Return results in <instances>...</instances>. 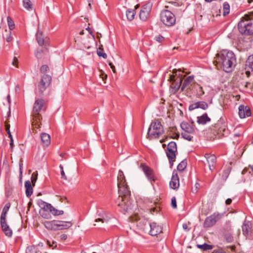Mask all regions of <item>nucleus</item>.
<instances>
[{
	"mask_svg": "<svg viewBox=\"0 0 253 253\" xmlns=\"http://www.w3.org/2000/svg\"><path fill=\"white\" fill-rule=\"evenodd\" d=\"M215 61L226 72H231L235 66L236 59L232 51H222L216 54Z\"/></svg>",
	"mask_w": 253,
	"mask_h": 253,
	"instance_id": "nucleus-1",
	"label": "nucleus"
},
{
	"mask_svg": "<svg viewBox=\"0 0 253 253\" xmlns=\"http://www.w3.org/2000/svg\"><path fill=\"white\" fill-rule=\"evenodd\" d=\"M119 198H118V206L120 207L125 212H129L133 210L130 200V192L128 189L126 183L124 184L118 185Z\"/></svg>",
	"mask_w": 253,
	"mask_h": 253,
	"instance_id": "nucleus-2",
	"label": "nucleus"
},
{
	"mask_svg": "<svg viewBox=\"0 0 253 253\" xmlns=\"http://www.w3.org/2000/svg\"><path fill=\"white\" fill-rule=\"evenodd\" d=\"M238 28L241 34H253V15H245L239 22Z\"/></svg>",
	"mask_w": 253,
	"mask_h": 253,
	"instance_id": "nucleus-3",
	"label": "nucleus"
},
{
	"mask_svg": "<svg viewBox=\"0 0 253 253\" xmlns=\"http://www.w3.org/2000/svg\"><path fill=\"white\" fill-rule=\"evenodd\" d=\"M164 133V129L161 122L158 120L152 121L147 132V137L149 140L156 139Z\"/></svg>",
	"mask_w": 253,
	"mask_h": 253,
	"instance_id": "nucleus-4",
	"label": "nucleus"
},
{
	"mask_svg": "<svg viewBox=\"0 0 253 253\" xmlns=\"http://www.w3.org/2000/svg\"><path fill=\"white\" fill-rule=\"evenodd\" d=\"M45 100L42 98L36 99L34 104L32 115L34 117L35 120H41L42 116L40 114V112L42 110H45Z\"/></svg>",
	"mask_w": 253,
	"mask_h": 253,
	"instance_id": "nucleus-5",
	"label": "nucleus"
},
{
	"mask_svg": "<svg viewBox=\"0 0 253 253\" xmlns=\"http://www.w3.org/2000/svg\"><path fill=\"white\" fill-rule=\"evenodd\" d=\"M180 127L183 130L181 133L182 137L189 141H192L193 136L195 133L194 127L186 122H182L180 124Z\"/></svg>",
	"mask_w": 253,
	"mask_h": 253,
	"instance_id": "nucleus-6",
	"label": "nucleus"
},
{
	"mask_svg": "<svg viewBox=\"0 0 253 253\" xmlns=\"http://www.w3.org/2000/svg\"><path fill=\"white\" fill-rule=\"evenodd\" d=\"M161 21L167 26H173L175 23V15L169 10H163L160 14Z\"/></svg>",
	"mask_w": 253,
	"mask_h": 253,
	"instance_id": "nucleus-7",
	"label": "nucleus"
},
{
	"mask_svg": "<svg viewBox=\"0 0 253 253\" xmlns=\"http://www.w3.org/2000/svg\"><path fill=\"white\" fill-rule=\"evenodd\" d=\"M51 77L48 75L42 76L41 80L38 85V90L35 91V94L39 97L43 95V92L50 84Z\"/></svg>",
	"mask_w": 253,
	"mask_h": 253,
	"instance_id": "nucleus-8",
	"label": "nucleus"
},
{
	"mask_svg": "<svg viewBox=\"0 0 253 253\" xmlns=\"http://www.w3.org/2000/svg\"><path fill=\"white\" fill-rule=\"evenodd\" d=\"M212 133L215 135H217L218 137L225 135L228 133V130L226 128V126L225 123L221 121H218L211 129Z\"/></svg>",
	"mask_w": 253,
	"mask_h": 253,
	"instance_id": "nucleus-9",
	"label": "nucleus"
},
{
	"mask_svg": "<svg viewBox=\"0 0 253 253\" xmlns=\"http://www.w3.org/2000/svg\"><path fill=\"white\" fill-rule=\"evenodd\" d=\"M222 216L223 214L222 213L218 212L213 213L206 218L204 222V226L206 228L213 226Z\"/></svg>",
	"mask_w": 253,
	"mask_h": 253,
	"instance_id": "nucleus-10",
	"label": "nucleus"
},
{
	"mask_svg": "<svg viewBox=\"0 0 253 253\" xmlns=\"http://www.w3.org/2000/svg\"><path fill=\"white\" fill-rule=\"evenodd\" d=\"M152 5L151 1H148L142 6L139 13V17L141 20L146 21L148 19Z\"/></svg>",
	"mask_w": 253,
	"mask_h": 253,
	"instance_id": "nucleus-11",
	"label": "nucleus"
},
{
	"mask_svg": "<svg viewBox=\"0 0 253 253\" xmlns=\"http://www.w3.org/2000/svg\"><path fill=\"white\" fill-rule=\"evenodd\" d=\"M181 70L179 69L178 70L174 69L173 71V73L175 74V76L174 75H171L170 76V80L171 82H172L171 87L175 89L176 90H178L181 85L182 83V78L180 77V74H177V72H180Z\"/></svg>",
	"mask_w": 253,
	"mask_h": 253,
	"instance_id": "nucleus-12",
	"label": "nucleus"
},
{
	"mask_svg": "<svg viewBox=\"0 0 253 253\" xmlns=\"http://www.w3.org/2000/svg\"><path fill=\"white\" fill-rule=\"evenodd\" d=\"M140 167L145 173L146 176L151 183L154 182L156 180L157 178L155 175L154 172L150 168L144 164H141Z\"/></svg>",
	"mask_w": 253,
	"mask_h": 253,
	"instance_id": "nucleus-13",
	"label": "nucleus"
},
{
	"mask_svg": "<svg viewBox=\"0 0 253 253\" xmlns=\"http://www.w3.org/2000/svg\"><path fill=\"white\" fill-rule=\"evenodd\" d=\"M132 220L136 222V225L140 229L144 231L148 229V226H149L150 223L148 221L147 219L143 217L140 218L138 215H135L132 218Z\"/></svg>",
	"mask_w": 253,
	"mask_h": 253,
	"instance_id": "nucleus-14",
	"label": "nucleus"
},
{
	"mask_svg": "<svg viewBox=\"0 0 253 253\" xmlns=\"http://www.w3.org/2000/svg\"><path fill=\"white\" fill-rule=\"evenodd\" d=\"M150 230L149 234L151 236H157L162 232L163 227L161 225L156 222H153L149 224Z\"/></svg>",
	"mask_w": 253,
	"mask_h": 253,
	"instance_id": "nucleus-15",
	"label": "nucleus"
},
{
	"mask_svg": "<svg viewBox=\"0 0 253 253\" xmlns=\"http://www.w3.org/2000/svg\"><path fill=\"white\" fill-rule=\"evenodd\" d=\"M205 157L207 159L210 170L212 171L215 168L216 157L213 154L208 153L205 154Z\"/></svg>",
	"mask_w": 253,
	"mask_h": 253,
	"instance_id": "nucleus-16",
	"label": "nucleus"
},
{
	"mask_svg": "<svg viewBox=\"0 0 253 253\" xmlns=\"http://www.w3.org/2000/svg\"><path fill=\"white\" fill-rule=\"evenodd\" d=\"M252 113L250 107L248 106L241 105L239 107V115L240 118L244 119L251 116Z\"/></svg>",
	"mask_w": 253,
	"mask_h": 253,
	"instance_id": "nucleus-17",
	"label": "nucleus"
},
{
	"mask_svg": "<svg viewBox=\"0 0 253 253\" xmlns=\"http://www.w3.org/2000/svg\"><path fill=\"white\" fill-rule=\"evenodd\" d=\"M224 237L228 243H231L233 241V237L232 234V228L230 223H227L224 227Z\"/></svg>",
	"mask_w": 253,
	"mask_h": 253,
	"instance_id": "nucleus-18",
	"label": "nucleus"
},
{
	"mask_svg": "<svg viewBox=\"0 0 253 253\" xmlns=\"http://www.w3.org/2000/svg\"><path fill=\"white\" fill-rule=\"evenodd\" d=\"M36 39L40 46H46L49 40L47 37H44L42 32L40 29H38L36 33Z\"/></svg>",
	"mask_w": 253,
	"mask_h": 253,
	"instance_id": "nucleus-19",
	"label": "nucleus"
},
{
	"mask_svg": "<svg viewBox=\"0 0 253 253\" xmlns=\"http://www.w3.org/2000/svg\"><path fill=\"white\" fill-rule=\"evenodd\" d=\"M170 188L173 189H178L179 186V180L178 175L176 172L173 171L171 180L169 182Z\"/></svg>",
	"mask_w": 253,
	"mask_h": 253,
	"instance_id": "nucleus-20",
	"label": "nucleus"
},
{
	"mask_svg": "<svg viewBox=\"0 0 253 253\" xmlns=\"http://www.w3.org/2000/svg\"><path fill=\"white\" fill-rule=\"evenodd\" d=\"M58 223H60L58 220H55L51 221H45L42 222L44 227L47 229L50 230H57V224Z\"/></svg>",
	"mask_w": 253,
	"mask_h": 253,
	"instance_id": "nucleus-21",
	"label": "nucleus"
},
{
	"mask_svg": "<svg viewBox=\"0 0 253 253\" xmlns=\"http://www.w3.org/2000/svg\"><path fill=\"white\" fill-rule=\"evenodd\" d=\"M208 107V104L205 101H199L191 104L189 107V110H193L195 109L201 108L206 110Z\"/></svg>",
	"mask_w": 253,
	"mask_h": 253,
	"instance_id": "nucleus-22",
	"label": "nucleus"
},
{
	"mask_svg": "<svg viewBox=\"0 0 253 253\" xmlns=\"http://www.w3.org/2000/svg\"><path fill=\"white\" fill-rule=\"evenodd\" d=\"M252 223L245 220L242 225V232L244 236L247 237L251 233Z\"/></svg>",
	"mask_w": 253,
	"mask_h": 253,
	"instance_id": "nucleus-23",
	"label": "nucleus"
},
{
	"mask_svg": "<svg viewBox=\"0 0 253 253\" xmlns=\"http://www.w3.org/2000/svg\"><path fill=\"white\" fill-rule=\"evenodd\" d=\"M1 229L5 236L11 237L12 235V231L6 223V220H0Z\"/></svg>",
	"mask_w": 253,
	"mask_h": 253,
	"instance_id": "nucleus-24",
	"label": "nucleus"
},
{
	"mask_svg": "<svg viewBox=\"0 0 253 253\" xmlns=\"http://www.w3.org/2000/svg\"><path fill=\"white\" fill-rule=\"evenodd\" d=\"M177 153V151H175L174 150L167 148L166 154L171 167L173 166V162L175 161Z\"/></svg>",
	"mask_w": 253,
	"mask_h": 253,
	"instance_id": "nucleus-25",
	"label": "nucleus"
},
{
	"mask_svg": "<svg viewBox=\"0 0 253 253\" xmlns=\"http://www.w3.org/2000/svg\"><path fill=\"white\" fill-rule=\"evenodd\" d=\"M211 121V119L208 116L207 113L197 117V123L200 125H205Z\"/></svg>",
	"mask_w": 253,
	"mask_h": 253,
	"instance_id": "nucleus-26",
	"label": "nucleus"
},
{
	"mask_svg": "<svg viewBox=\"0 0 253 253\" xmlns=\"http://www.w3.org/2000/svg\"><path fill=\"white\" fill-rule=\"evenodd\" d=\"M58 221L60 223H58L57 224V230L68 229L72 226L73 224L70 221H64L61 220H58Z\"/></svg>",
	"mask_w": 253,
	"mask_h": 253,
	"instance_id": "nucleus-27",
	"label": "nucleus"
},
{
	"mask_svg": "<svg viewBox=\"0 0 253 253\" xmlns=\"http://www.w3.org/2000/svg\"><path fill=\"white\" fill-rule=\"evenodd\" d=\"M194 81V78L192 76L188 77L184 81L183 84L181 87V90H183L184 88L189 87V88H191L190 85L193 86L192 84Z\"/></svg>",
	"mask_w": 253,
	"mask_h": 253,
	"instance_id": "nucleus-28",
	"label": "nucleus"
},
{
	"mask_svg": "<svg viewBox=\"0 0 253 253\" xmlns=\"http://www.w3.org/2000/svg\"><path fill=\"white\" fill-rule=\"evenodd\" d=\"M41 138L43 145L48 146L50 144V136L46 133H42L41 134Z\"/></svg>",
	"mask_w": 253,
	"mask_h": 253,
	"instance_id": "nucleus-29",
	"label": "nucleus"
},
{
	"mask_svg": "<svg viewBox=\"0 0 253 253\" xmlns=\"http://www.w3.org/2000/svg\"><path fill=\"white\" fill-rule=\"evenodd\" d=\"M10 203H7L4 206L0 215V220H6V216L7 212L10 207Z\"/></svg>",
	"mask_w": 253,
	"mask_h": 253,
	"instance_id": "nucleus-30",
	"label": "nucleus"
},
{
	"mask_svg": "<svg viewBox=\"0 0 253 253\" xmlns=\"http://www.w3.org/2000/svg\"><path fill=\"white\" fill-rule=\"evenodd\" d=\"M196 91V95L200 97L204 94V91L202 86L198 84L194 83L192 87Z\"/></svg>",
	"mask_w": 253,
	"mask_h": 253,
	"instance_id": "nucleus-31",
	"label": "nucleus"
},
{
	"mask_svg": "<svg viewBox=\"0 0 253 253\" xmlns=\"http://www.w3.org/2000/svg\"><path fill=\"white\" fill-rule=\"evenodd\" d=\"M25 187L26 188V195L27 197H30L33 194V188L30 181H26L25 182Z\"/></svg>",
	"mask_w": 253,
	"mask_h": 253,
	"instance_id": "nucleus-32",
	"label": "nucleus"
},
{
	"mask_svg": "<svg viewBox=\"0 0 253 253\" xmlns=\"http://www.w3.org/2000/svg\"><path fill=\"white\" fill-rule=\"evenodd\" d=\"M118 185L124 184L126 183V179L123 172L120 170L117 177Z\"/></svg>",
	"mask_w": 253,
	"mask_h": 253,
	"instance_id": "nucleus-33",
	"label": "nucleus"
},
{
	"mask_svg": "<svg viewBox=\"0 0 253 253\" xmlns=\"http://www.w3.org/2000/svg\"><path fill=\"white\" fill-rule=\"evenodd\" d=\"M38 205L42 209V211H48L50 204L46 203L42 200L38 201Z\"/></svg>",
	"mask_w": 253,
	"mask_h": 253,
	"instance_id": "nucleus-34",
	"label": "nucleus"
},
{
	"mask_svg": "<svg viewBox=\"0 0 253 253\" xmlns=\"http://www.w3.org/2000/svg\"><path fill=\"white\" fill-rule=\"evenodd\" d=\"M135 15V9H128L126 11V16L129 21H132Z\"/></svg>",
	"mask_w": 253,
	"mask_h": 253,
	"instance_id": "nucleus-35",
	"label": "nucleus"
},
{
	"mask_svg": "<svg viewBox=\"0 0 253 253\" xmlns=\"http://www.w3.org/2000/svg\"><path fill=\"white\" fill-rule=\"evenodd\" d=\"M23 6L27 10L30 11L33 9V3L30 0H23Z\"/></svg>",
	"mask_w": 253,
	"mask_h": 253,
	"instance_id": "nucleus-36",
	"label": "nucleus"
},
{
	"mask_svg": "<svg viewBox=\"0 0 253 253\" xmlns=\"http://www.w3.org/2000/svg\"><path fill=\"white\" fill-rule=\"evenodd\" d=\"M33 117V122L32 123V126L33 127L34 131H35V133H37V131L36 129H38L41 127V123L40 122L41 120H38L36 121L35 118Z\"/></svg>",
	"mask_w": 253,
	"mask_h": 253,
	"instance_id": "nucleus-37",
	"label": "nucleus"
},
{
	"mask_svg": "<svg viewBox=\"0 0 253 253\" xmlns=\"http://www.w3.org/2000/svg\"><path fill=\"white\" fill-rule=\"evenodd\" d=\"M197 247L203 251H208L212 249L213 246L205 243L202 245H197Z\"/></svg>",
	"mask_w": 253,
	"mask_h": 253,
	"instance_id": "nucleus-38",
	"label": "nucleus"
},
{
	"mask_svg": "<svg viewBox=\"0 0 253 253\" xmlns=\"http://www.w3.org/2000/svg\"><path fill=\"white\" fill-rule=\"evenodd\" d=\"M47 50V48H45L43 50L42 48H38L37 51L35 52V54L38 59H40L42 58L44 52Z\"/></svg>",
	"mask_w": 253,
	"mask_h": 253,
	"instance_id": "nucleus-39",
	"label": "nucleus"
},
{
	"mask_svg": "<svg viewBox=\"0 0 253 253\" xmlns=\"http://www.w3.org/2000/svg\"><path fill=\"white\" fill-rule=\"evenodd\" d=\"M230 5L227 2H224L223 4V15L226 16L229 13Z\"/></svg>",
	"mask_w": 253,
	"mask_h": 253,
	"instance_id": "nucleus-40",
	"label": "nucleus"
},
{
	"mask_svg": "<svg viewBox=\"0 0 253 253\" xmlns=\"http://www.w3.org/2000/svg\"><path fill=\"white\" fill-rule=\"evenodd\" d=\"M246 67H248L252 71H253V55L250 56L246 63Z\"/></svg>",
	"mask_w": 253,
	"mask_h": 253,
	"instance_id": "nucleus-41",
	"label": "nucleus"
},
{
	"mask_svg": "<svg viewBox=\"0 0 253 253\" xmlns=\"http://www.w3.org/2000/svg\"><path fill=\"white\" fill-rule=\"evenodd\" d=\"M187 166V161L186 160H183L180 163L178 164L177 167L178 170L182 171Z\"/></svg>",
	"mask_w": 253,
	"mask_h": 253,
	"instance_id": "nucleus-42",
	"label": "nucleus"
},
{
	"mask_svg": "<svg viewBox=\"0 0 253 253\" xmlns=\"http://www.w3.org/2000/svg\"><path fill=\"white\" fill-rule=\"evenodd\" d=\"M99 50H98L97 52V55L99 56L103 57L104 59L107 58V54L105 53L102 52L103 50V45H101L99 46Z\"/></svg>",
	"mask_w": 253,
	"mask_h": 253,
	"instance_id": "nucleus-43",
	"label": "nucleus"
},
{
	"mask_svg": "<svg viewBox=\"0 0 253 253\" xmlns=\"http://www.w3.org/2000/svg\"><path fill=\"white\" fill-rule=\"evenodd\" d=\"M167 149H172L177 151V145L175 142L171 141L168 144Z\"/></svg>",
	"mask_w": 253,
	"mask_h": 253,
	"instance_id": "nucleus-44",
	"label": "nucleus"
},
{
	"mask_svg": "<svg viewBox=\"0 0 253 253\" xmlns=\"http://www.w3.org/2000/svg\"><path fill=\"white\" fill-rule=\"evenodd\" d=\"M7 23L8 25L9 28L10 30H12L15 28V24L10 17H7Z\"/></svg>",
	"mask_w": 253,
	"mask_h": 253,
	"instance_id": "nucleus-45",
	"label": "nucleus"
},
{
	"mask_svg": "<svg viewBox=\"0 0 253 253\" xmlns=\"http://www.w3.org/2000/svg\"><path fill=\"white\" fill-rule=\"evenodd\" d=\"M98 215L100 216V217L96 219L95 220V222L101 221L102 223H104L107 222L109 221V218L106 216L105 217L103 216H101L100 214Z\"/></svg>",
	"mask_w": 253,
	"mask_h": 253,
	"instance_id": "nucleus-46",
	"label": "nucleus"
},
{
	"mask_svg": "<svg viewBox=\"0 0 253 253\" xmlns=\"http://www.w3.org/2000/svg\"><path fill=\"white\" fill-rule=\"evenodd\" d=\"M48 211H49L53 215H58V210L54 208L51 204L49 207Z\"/></svg>",
	"mask_w": 253,
	"mask_h": 253,
	"instance_id": "nucleus-47",
	"label": "nucleus"
},
{
	"mask_svg": "<svg viewBox=\"0 0 253 253\" xmlns=\"http://www.w3.org/2000/svg\"><path fill=\"white\" fill-rule=\"evenodd\" d=\"M48 211H41V216L45 219H48L50 217V214L47 212Z\"/></svg>",
	"mask_w": 253,
	"mask_h": 253,
	"instance_id": "nucleus-48",
	"label": "nucleus"
},
{
	"mask_svg": "<svg viewBox=\"0 0 253 253\" xmlns=\"http://www.w3.org/2000/svg\"><path fill=\"white\" fill-rule=\"evenodd\" d=\"M35 252V247L33 246H28L26 250V253H34Z\"/></svg>",
	"mask_w": 253,
	"mask_h": 253,
	"instance_id": "nucleus-49",
	"label": "nucleus"
},
{
	"mask_svg": "<svg viewBox=\"0 0 253 253\" xmlns=\"http://www.w3.org/2000/svg\"><path fill=\"white\" fill-rule=\"evenodd\" d=\"M159 43H162L165 41V38L161 35H157L154 38Z\"/></svg>",
	"mask_w": 253,
	"mask_h": 253,
	"instance_id": "nucleus-50",
	"label": "nucleus"
},
{
	"mask_svg": "<svg viewBox=\"0 0 253 253\" xmlns=\"http://www.w3.org/2000/svg\"><path fill=\"white\" fill-rule=\"evenodd\" d=\"M38 177V173L37 172H34L31 176V181L33 184V185H35V182L37 181Z\"/></svg>",
	"mask_w": 253,
	"mask_h": 253,
	"instance_id": "nucleus-51",
	"label": "nucleus"
},
{
	"mask_svg": "<svg viewBox=\"0 0 253 253\" xmlns=\"http://www.w3.org/2000/svg\"><path fill=\"white\" fill-rule=\"evenodd\" d=\"M59 168L61 170V178L64 179L65 180H67V177L65 175V173L64 172V171L63 170V167L61 165L59 166Z\"/></svg>",
	"mask_w": 253,
	"mask_h": 253,
	"instance_id": "nucleus-52",
	"label": "nucleus"
},
{
	"mask_svg": "<svg viewBox=\"0 0 253 253\" xmlns=\"http://www.w3.org/2000/svg\"><path fill=\"white\" fill-rule=\"evenodd\" d=\"M200 188V184L198 183H196L194 187L192 188V192L193 193H196Z\"/></svg>",
	"mask_w": 253,
	"mask_h": 253,
	"instance_id": "nucleus-53",
	"label": "nucleus"
},
{
	"mask_svg": "<svg viewBox=\"0 0 253 253\" xmlns=\"http://www.w3.org/2000/svg\"><path fill=\"white\" fill-rule=\"evenodd\" d=\"M10 125L8 124L7 123H5V129L6 131L8 134V136L9 138L12 137V135L11 134V132L10 131Z\"/></svg>",
	"mask_w": 253,
	"mask_h": 253,
	"instance_id": "nucleus-54",
	"label": "nucleus"
},
{
	"mask_svg": "<svg viewBox=\"0 0 253 253\" xmlns=\"http://www.w3.org/2000/svg\"><path fill=\"white\" fill-rule=\"evenodd\" d=\"M171 206L174 209H176L177 207L176 199L174 197L171 199Z\"/></svg>",
	"mask_w": 253,
	"mask_h": 253,
	"instance_id": "nucleus-55",
	"label": "nucleus"
},
{
	"mask_svg": "<svg viewBox=\"0 0 253 253\" xmlns=\"http://www.w3.org/2000/svg\"><path fill=\"white\" fill-rule=\"evenodd\" d=\"M48 69V66L46 65H44L41 67L40 70H41V72L44 73L46 71H47Z\"/></svg>",
	"mask_w": 253,
	"mask_h": 253,
	"instance_id": "nucleus-56",
	"label": "nucleus"
},
{
	"mask_svg": "<svg viewBox=\"0 0 253 253\" xmlns=\"http://www.w3.org/2000/svg\"><path fill=\"white\" fill-rule=\"evenodd\" d=\"M6 41L7 42H10L12 40V37L11 36V32L9 31L7 35H6V37L5 38Z\"/></svg>",
	"mask_w": 253,
	"mask_h": 253,
	"instance_id": "nucleus-57",
	"label": "nucleus"
},
{
	"mask_svg": "<svg viewBox=\"0 0 253 253\" xmlns=\"http://www.w3.org/2000/svg\"><path fill=\"white\" fill-rule=\"evenodd\" d=\"M47 243L48 246L49 247H50L54 248L56 246V242H54V241H52V243L51 244L50 242L49 241H47Z\"/></svg>",
	"mask_w": 253,
	"mask_h": 253,
	"instance_id": "nucleus-58",
	"label": "nucleus"
},
{
	"mask_svg": "<svg viewBox=\"0 0 253 253\" xmlns=\"http://www.w3.org/2000/svg\"><path fill=\"white\" fill-rule=\"evenodd\" d=\"M109 66H110L111 68L112 69L113 72L114 73H116V69H115V66L111 62H109Z\"/></svg>",
	"mask_w": 253,
	"mask_h": 253,
	"instance_id": "nucleus-59",
	"label": "nucleus"
},
{
	"mask_svg": "<svg viewBox=\"0 0 253 253\" xmlns=\"http://www.w3.org/2000/svg\"><path fill=\"white\" fill-rule=\"evenodd\" d=\"M22 167H23V163L22 161L21 160L19 163V169H20V174L21 175L22 174Z\"/></svg>",
	"mask_w": 253,
	"mask_h": 253,
	"instance_id": "nucleus-60",
	"label": "nucleus"
},
{
	"mask_svg": "<svg viewBox=\"0 0 253 253\" xmlns=\"http://www.w3.org/2000/svg\"><path fill=\"white\" fill-rule=\"evenodd\" d=\"M18 62V59L16 57H14L12 61V65L17 66L16 63Z\"/></svg>",
	"mask_w": 253,
	"mask_h": 253,
	"instance_id": "nucleus-61",
	"label": "nucleus"
},
{
	"mask_svg": "<svg viewBox=\"0 0 253 253\" xmlns=\"http://www.w3.org/2000/svg\"><path fill=\"white\" fill-rule=\"evenodd\" d=\"M85 30H87V31H88V32L89 33V34H90V35H92V37L94 39V35L92 34V30H91V29H90L89 27H88L87 28H86L85 29Z\"/></svg>",
	"mask_w": 253,
	"mask_h": 253,
	"instance_id": "nucleus-62",
	"label": "nucleus"
},
{
	"mask_svg": "<svg viewBox=\"0 0 253 253\" xmlns=\"http://www.w3.org/2000/svg\"><path fill=\"white\" fill-rule=\"evenodd\" d=\"M182 227L184 230H189L188 226L187 223H184L182 225Z\"/></svg>",
	"mask_w": 253,
	"mask_h": 253,
	"instance_id": "nucleus-63",
	"label": "nucleus"
},
{
	"mask_svg": "<svg viewBox=\"0 0 253 253\" xmlns=\"http://www.w3.org/2000/svg\"><path fill=\"white\" fill-rule=\"evenodd\" d=\"M67 238V236L66 234H62L60 236V239L62 240H65Z\"/></svg>",
	"mask_w": 253,
	"mask_h": 253,
	"instance_id": "nucleus-64",
	"label": "nucleus"
}]
</instances>
